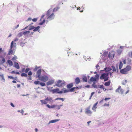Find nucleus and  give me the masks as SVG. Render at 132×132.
<instances>
[{
    "mask_svg": "<svg viewBox=\"0 0 132 132\" xmlns=\"http://www.w3.org/2000/svg\"><path fill=\"white\" fill-rule=\"evenodd\" d=\"M39 67H37V66H36L35 68L34 69V71H36L37 70V69H38L39 68Z\"/></svg>",
    "mask_w": 132,
    "mask_h": 132,
    "instance_id": "obj_40",
    "label": "nucleus"
},
{
    "mask_svg": "<svg viewBox=\"0 0 132 132\" xmlns=\"http://www.w3.org/2000/svg\"><path fill=\"white\" fill-rule=\"evenodd\" d=\"M131 69V67L130 66L128 65L123 69H121L120 70V72L122 74H127L128 73V72L130 71Z\"/></svg>",
    "mask_w": 132,
    "mask_h": 132,
    "instance_id": "obj_2",
    "label": "nucleus"
},
{
    "mask_svg": "<svg viewBox=\"0 0 132 132\" xmlns=\"http://www.w3.org/2000/svg\"><path fill=\"white\" fill-rule=\"evenodd\" d=\"M81 87H82V86H79V87H75L74 88H75V89L76 90V89H81Z\"/></svg>",
    "mask_w": 132,
    "mask_h": 132,
    "instance_id": "obj_35",
    "label": "nucleus"
},
{
    "mask_svg": "<svg viewBox=\"0 0 132 132\" xmlns=\"http://www.w3.org/2000/svg\"><path fill=\"white\" fill-rule=\"evenodd\" d=\"M65 82L64 80H59L55 82V85L58 87H61L64 86L65 85Z\"/></svg>",
    "mask_w": 132,
    "mask_h": 132,
    "instance_id": "obj_4",
    "label": "nucleus"
},
{
    "mask_svg": "<svg viewBox=\"0 0 132 132\" xmlns=\"http://www.w3.org/2000/svg\"><path fill=\"white\" fill-rule=\"evenodd\" d=\"M7 62L10 66H12V65L13 63L12 61L11 60H7Z\"/></svg>",
    "mask_w": 132,
    "mask_h": 132,
    "instance_id": "obj_20",
    "label": "nucleus"
},
{
    "mask_svg": "<svg viewBox=\"0 0 132 132\" xmlns=\"http://www.w3.org/2000/svg\"><path fill=\"white\" fill-rule=\"evenodd\" d=\"M108 75V73H103L101 74L100 78L101 80L104 79L105 81H107L109 78Z\"/></svg>",
    "mask_w": 132,
    "mask_h": 132,
    "instance_id": "obj_5",
    "label": "nucleus"
},
{
    "mask_svg": "<svg viewBox=\"0 0 132 132\" xmlns=\"http://www.w3.org/2000/svg\"><path fill=\"white\" fill-rule=\"evenodd\" d=\"M75 89L74 87H73L71 88L69 90L71 92H73L74 91H76L75 90Z\"/></svg>",
    "mask_w": 132,
    "mask_h": 132,
    "instance_id": "obj_37",
    "label": "nucleus"
},
{
    "mask_svg": "<svg viewBox=\"0 0 132 132\" xmlns=\"http://www.w3.org/2000/svg\"><path fill=\"white\" fill-rule=\"evenodd\" d=\"M39 84L42 86H44L45 85V84L44 82H40Z\"/></svg>",
    "mask_w": 132,
    "mask_h": 132,
    "instance_id": "obj_41",
    "label": "nucleus"
},
{
    "mask_svg": "<svg viewBox=\"0 0 132 132\" xmlns=\"http://www.w3.org/2000/svg\"><path fill=\"white\" fill-rule=\"evenodd\" d=\"M82 80L84 81L87 82V77L85 76H84L83 77Z\"/></svg>",
    "mask_w": 132,
    "mask_h": 132,
    "instance_id": "obj_23",
    "label": "nucleus"
},
{
    "mask_svg": "<svg viewBox=\"0 0 132 132\" xmlns=\"http://www.w3.org/2000/svg\"><path fill=\"white\" fill-rule=\"evenodd\" d=\"M47 98H48L47 99V101H50L51 102L53 101L52 98L51 97H47Z\"/></svg>",
    "mask_w": 132,
    "mask_h": 132,
    "instance_id": "obj_34",
    "label": "nucleus"
},
{
    "mask_svg": "<svg viewBox=\"0 0 132 132\" xmlns=\"http://www.w3.org/2000/svg\"><path fill=\"white\" fill-rule=\"evenodd\" d=\"M48 98L45 99L44 100H40V101L41 102L42 104H46L48 102L47 99Z\"/></svg>",
    "mask_w": 132,
    "mask_h": 132,
    "instance_id": "obj_13",
    "label": "nucleus"
},
{
    "mask_svg": "<svg viewBox=\"0 0 132 132\" xmlns=\"http://www.w3.org/2000/svg\"><path fill=\"white\" fill-rule=\"evenodd\" d=\"M98 103V102H97L95 103L93 105V107L92 108V109L94 111H96V109L97 108V105Z\"/></svg>",
    "mask_w": 132,
    "mask_h": 132,
    "instance_id": "obj_11",
    "label": "nucleus"
},
{
    "mask_svg": "<svg viewBox=\"0 0 132 132\" xmlns=\"http://www.w3.org/2000/svg\"><path fill=\"white\" fill-rule=\"evenodd\" d=\"M17 59V57L16 56L14 55V57H13L12 59V60H16Z\"/></svg>",
    "mask_w": 132,
    "mask_h": 132,
    "instance_id": "obj_42",
    "label": "nucleus"
},
{
    "mask_svg": "<svg viewBox=\"0 0 132 132\" xmlns=\"http://www.w3.org/2000/svg\"><path fill=\"white\" fill-rule=\"evenodd\" d=\"M95 78L96 79H98L99 77V75L97 74L95 75Z\"/></svg>",
    "mask_w": 132,
    "mask_h": 132,
    "instance_id": "obj_44",
    "label": "nucleus"
},
{
    "mask_svg": "<svg viewBox=\"0 0 132 132\" xmlns=\"http://www.w3.org/2000/svg\"><path fill=\"white\" fill-rule=\"evenodd\" d=\"M123 65V63L122 62L120 61V64L119 65V69H121Z\"/></svg>",
    "mask_w": 132,
    "mask_h": 132,
    "instance_id": "obj_22",
    "label": "nucleus"
},
{
    "mask_svg": "<svg viewBox=\"0 0 132 132\" xmlns=\"http://www.w3.org/2000/svg\"><path fill=\"white\" fill-rule=\"evenodd\" d=\"M59 7H57L54 8L53 10V12H55L57 11L59 9Z\"/></svg>",
    "mask_w": 132,
    "mask_h": 132,
    "instance_id": "obj_33",
    "label": "nucleus"
},
{
    "mask_svg": "<svg viewBox=\"0 0 132 132\" xmlns=\"http://www.w3.org/2000/svg\"><path fill=\"white\" fill-rule=\"evenodd\" d=\"M11 105L13 107H14V104L12 103H11Z\"/></svg>",
    "mask_w": 132,
    "mask_h": 132,
    "instance_id": "obj_60",
    "label": "nucleus"
},
{
    "mask_svg": "<svg viewBox=\"0 0 132 132\" xmlns=\"http://www.w3.org/2000/svg\"><path fill=\"white\" fill-rule=\"evenodd\" d=\"M39 81H35L34 82V84L35 85H37L39 84Z\"/></svg>",
    "mask_w": 132,
    "mask_h": 132,
    "instance_id": "obj_39",
    "label": "nucleus"
},
{
    "mask_svg": "<svg viewBox=\"0 0 132 132\" xmlns=\"http://www.w3.org/2000/svg\"><path fill=\"white\" fill-rule=\"evenodd\" d=\"M17 87L18 88H19L20 87V84H17Z\"/></svg>",
    "mask_w": 132,
    "mask_h": 132,
    "instance_id": "obj_62",
    "label": "nucleus"
},
{
    "mask_svg": "<svg viewBox=\"0 0 132 132\" xmlns=\"http://www.w3.org/2000/svg\"><path fill=\"white\" fill-rule=\"evenodd\" d=\"M63 90L64 93L68 92H70V90H69L66 89L64 88H63Z\"/></svg>",
    "mask_w": 132,
    "mask_h": 132,
    "instance_id": "obj_25",
    "label": "nucleus"
},
{
    "mask_svg": "<svg viewBox=\"0 0 132 132\" xmlns=\"http://www.w3.org/2000/svg\"><path fill=\"white\" fill-rule=\"evenodd\" d=\"M95 93V92H93L91 93V97H92V96Z\"/></svg>",
    "mask_w": 132,
    "mask_h": 132,
    "instance_id": "obj_59",
    "label": "nucleus"
},
{
    "mask_svg": "<svg viewBox=\"0 0 132 132\" xmlns=\"http://www.w3.org/2000/svg\"><path fill=\"white\" fill-rule=\"evenodd\" d=\"M15 74H18V75H19L20 74L19 73V72H15Z\"/></svg>",
    "mask_w": 132,
    "mask_h": 132,
    "instance_id": "obj_64",
    "label": "nucleus"
},
{
    "mask_svg": "<svg viewBox=\"0 0 132 132\" xmlns=\"http://www.w3.org/2000/svg\"><path fill=\"white\" fill-rule=\"evenodd\" d=\"M28 75L29 76H31L32 75V72L31 71H29L28 73Z\"/></svg>",
    "mask_w": 132,
    "mask_h": 132,
    "instance_id": "obj_49",
    "label": "nucleus"
},
{
    "mask_svg": "<svg viewBox=\"0 0 132 132\" xmlns=\"http://www.w3.org/2000/svg\"><path fill=\"white\" fill-rule=\"evenodd\" d=\"M73 84L70 83L67 85V87L68 88H70L73 86Z\"/></svg>",
    "mask_w": 132,
    "mask_h": 132,
    "instance_id": "obj_18",
    "label": "nucleus"
},
{
    "mask_svg": "<svg viewBox=\"0 0 132 132\" xmlns=\"http://www.w3.org/2000/svg\"><path fill=\"white\" fill-rule=\"evenodd\" d=\"M60 120L59 119H55V120H53L50 121L49 123H53L54 122H55Z\"/></svg>",
    "mask_w": 132,
    "mask_h": 132,
    "instance_id": "obj_17",
    "label": "nucleus"
},
{
    "mask_svg": "<svg viewBox=\"0 0 132 132\" xmlns=\"http://www.w3.org/2000/svg\"><path fill=\"white\" fill-rule=\"evenodd\" d=\"M127 63L128 64H130L131 62V60L129 58H128L127 59Z\"/></svg>",
    "mask_w": 132,
    "mask_h": 132,
    "instance_id": "obj_38",
    "label": "nucleus"
},
{
    "mask_svg": "<svg viewBox=\"0 0 132 132\" xmlns=\"http://www.w3.org/2000/svg\"><path fill=\"white\" fill-rule=\"evenodd\" d=\"M62 106H63V104H61L60 105H58L57 106V108L58 109H60L61 107Z\"/></svg>",
    "mask_w": 132,
    "mask_h": 132,
    "instance_id": "obj_45",
    "label": "nucleus"
},
{
    "mask_svg": "<svg viewBox=\"0 0 132 132\" xmlns=\"http://www.w3.org/2000/svg\"><path fill=\"white\" fill-rule=\"evenodd\" d=\"M116 92H118L121 94H123V90L121 88V86H119L118 88L116 90Z\"/></svg>",
    "mask_w": 132,
    "mask_h": 132,
    "instance_id": "obj_9",
    "label": "nucleus"
},
{
    "mask_svg": "<svg viewBox=\"0 0 132 132\" xmlns=\"http://www.w3.org/2000/svg\"><path fill=\"white\" fill-rule=\"evenodd\" d=\"M96 79L95 78H94L93 77H92L90 79V81H96Z\"/></svg>",
    "mask_w": 132,
    "mask_h": 132,
    "instance_id": "obj_26",
    "label": "nucleus"
},
{
    "mask_svg": "<svg viewBox=\"0 0 132 132\" xmlns=\"http://www.w3.org/2000/svg\"><path fill=\"white\" fill-rule=\"evenodd\" d=\"M46 15L48 16L47 19L49 20H52L54 18V14L52 12V11L51 10H49L47 11Z\"/></svg>",
    "mask_w": 132,
    "mask_h": 132,
    "instance_id": "obj_3",
    "label": "nucleus"
},
{
    "mask_svg": "<svg viewBox=\"0 0 132 132\" xmlns=\"http://www.w3.org/2000/svg\"><path fill=\"white\" fill-rule=\"evenodd\" d=\"M110 99V98H105L104 99V100L105 101H106L107 100H109Z\"/></svg>",
    "mask_w": 132,
    "mask_h": 132,
    "instance_id": "obj_52",
    "label": "nucleus"
},
{
    "mask_svg": "<svg viewBox=\"0 0 132 132\" xmlns=\"http://www.w3.org/2000/svg\"><path fill=\"white\" fill-rule=\"evenodd\" d=\"M8 77L10 79H14V78L12 76H8Z\"/></svg>",
    "mask_w": 132,
    "mask_h": 132,
    "instance_id": "obj_50",
    "label": "nucleus"
},
{
    "mask_svg": "<svg viewBox=\"0 0 132 132\" xmlns=\"http://www.w3.org/2000/svg\"><path fill=\"white\" fill-rule=\"evenodd\" d=\"M115 55V52L113 51H111L109 52L108 56L110 59L113 58Z\"/></svg>",
    "mask_w": 132,
    "mask_h": 132,
    "instance_id": "obj_8",
    "label": "nucleus"
},
{
    "mask_svg": "<svg viewBox=\"0 0 132 132\" xmlns=\"http://www.w3.org/2000/svg\"><path fill=\"white\" fill-rule=\"evenodd\" d=\"M123 62L124 64H126V60H123Z\"/></svg>",
    "mask_w": 132,
    "mask_h": 132,
    "instance_id": "obj_57",
    "label": "nucleus"
},
{
    "mask_svg": "<svg viewBox=\"0 0 132 132\" xmlns=\"http://www.w3.org/2000/svg\"><path fill=\"white\" fill-rule=\"evenodd\" d=\"M104 85L106 86H109L110 85V81L106 82L105 83Z\"/></svg>",
    "mask_w": 132,
    "mask_h": 132,
    "instance_id": "obj_27",
    "label": "nucleus"
},
{
    "mask_svg": "<svg viewBox=\"0 0 132 132\" xmlns=\"http://www.w3.org/2000/svg\"><path fill=\"white\" fill-rule=\"evenodd\" d=\"M44 15H43L42 16L41 18L40 19V21H42V20L43 19V18H44Z\"/></svg>",
    "mask_w": 132,
    "mask_h": 132,
    "instance_id": "obj_56",
    "label": "nucleus"
},
{
    "mask_svg": "<svg viewBox=\"0 0 132 132\" xmlns=\"http://www.w3.org/2000/svg\"><path fill=\"white\" fill-rule=\"evenodd\" d=\"M129 56L130 57L132 58V51L130 53H128Z\"/></svg>",
    "mask_w": 132,
    "mask_h": 132,
    "instance_id": "obj_43",
    "label": "nucleus"
},
{
    "mask_svg": "<svg viewBox=\"0 0 132 132\" xmlns=\"http://www.w3.org/2000/svg\"><path fill=\"white\" fill-rule=\"evenodd\" d=\"M75 83L77 84H78L80 82V80L78 77H77L75 80Z\"/></svg>",
    "mask_w": 132,
    "mask_h": 132,
    "instance_id": "obj_14",
    "label": "nucleus"
},
{
    "mask_svg": "<svg viewBox=\"0 0 132 132\" xmlns=\"http://www.w3.org/2000/svg\"><path fill=\"white\" fill-rule=\"evenodd\" d=\"M35 28V27L34 26H30L29 27V29L31 30L32 29H34Z\"/></svg>",
    "mask_w": 132,
    "mask_h": 132,
    "instance_id": "obj_30",
    "label": "nucleus"
},
{
    "mask_svg": "<svg viewBox=\"0 0 132 132\" xmlns=\"http://www.w3.org/2000/svg\"><path fill=\"white\" fill-rule=\"evenodd\" d=\"M1 63L2 64L4 63L5 62V59L3 58L2 60L1 61Z\"/></svg>",
    "mask_w": 132,
    "mask_h": 132,
    "instance_id": "obj_36",
    "label": "nucleus"
},
{
    "mask_svg": "<svg viewBox=\"0 0 132 132\" xmlns=\"http://www.w3.org/2000/svg\"><path fill=\"white\" fill-rule=\"evenodd\" d=\"M109 104L108 103V104H107V103H105L104 104V106H109Z\"/></svg>",
    "mask_w": 132,
    "mask_h": 132,
    "instance_id": "obj_53",
    "label": "nucleus"
},
{
    "mask_svg": "<svg viewBox=\"0 0 132 132\" xmlns=\"http://www.w3.org/2000/svg\"><path fill=\"white\" fill-rule=\"evenodd\" d=\"M37 20V18H34V19H32V21H34V22H36Z\"/></svg>",
    "mask_w": 132,
    "mask_h": 132,
    "instance_id": "obj_47",
    "label": "nucleus"
},
{
    "mask_svg": "<svg viewBox=\"0 0 132 132\" xmlns=\"http://www.w3.org/2000/svg\"><path fill=\"white\" fill-rule=\"evenodd\" d=\"M18 39L17 38H15V39H14V42H16V41H17L18 40Z\"/></svg>",
    "mask_w": 132,
    "mask_h": 132,
    "instance_id": "obj_58",
    "label": "nucleus"
},
{
    "mask_svg": "<svg viewBox=\"0 0 132 132\" xmlns=\"http://www.w3.org/2000/svg\"><path fill=\"white\" fill-rule=\"evenodd\" d=\"M51 91L53 93H58L61 94L63 93V92L62 91H60L59 89L58 88L54 89L51 90Z\"/></svg>",
    "mask_w": 132,
    "mask_h": 132,
    "instance_id": "obj_7",
    "label": "nucleus"
},
{
    "mask_svg": "<svg viewBox=\"0 0 132 132\" xmlns=\"http://www.w3.org/2000/svg\"><path fill=\"white\" fill-rule=\"evenodd\" d=\"M47 106L49 108H50V106L49 104H47Z\"/></svg>",
    "mask_w": 132,
    "mask_h": 132,
    "instance_id": "obj_63",
    "label": "nucleus"
},
{
    "mask_svg": "<svg viewBox=\"0 0 132 132\" xmlns=\"http://www.w3.org/2000/svg\"><path fill=\"white\" fill-rule=\"evenodd\" d=\"M21 77H27L28 76L27 74L24 73H23L21 74Z\"/></svg>",
    "mask_w": 132,
    "mask_h": 132,
    "instance_id": "obj_28",
    "label": "nucleus"
},
{
    "mask_svg": "<svg viewBox=\"0 0 132 132\" xmlns=\"http://www.w3.org/2000/svg\"><path fill=\"white\" fill-rule=\"evenodd\" d=\"M30 70V69L29 68H27L26 69L23 68L21 70V72H25V73H27Z\"/></svg>",
    "mask_w": 132,
    "mask_h": 132,
    "instance_id": "obj_10",
    "label": "nucleus"
},
{
    "mask_svg": "<svg viewBox=\"0 0 132 132\" xmlns=\"http://www.w3.org/2000/svg\"><path fill=\"white\" fill-rule=\"evenodd\" d=\"M14 67L17 69H19L20 68V67L19 64L18 63L16 62H15L14 63Z\"/></svg>",
    "mask_w": 132,
    "mask_h": 132,
    "instance_id": "obj_16",
    "label": "nucleus"
},
{
    "mask_svg": "<svg viewBox=\"0 0 132 132\" xmlns=\"http://www.w3.org/2000/svg\"><path fill=\"white\" fill-rule=\"evenodd\" d=\"M39 28L40 27L39 26H38L36 27H35V28L34 29L33 31L35 32L38 31Z\"/></svg>",
    "mask_w": 132,
    "mask_h": 132,
    "instance_id": "obj_24",
    "label": "nucleus"
},
{
    "mask_svg": "<svg viewBox=\"0 0 132 132\" xmlns=\"http://www.w3.org/2000/svg\"><path fill=\"white\" fill-rule=\"evenodd\" d=\"M45 22V19H43L42 21L40 22L39 23V25H42Z\"/></svg>",
    "mask_w": 132,
    "mask_h": 132,
    "instance_id": "obj_31",
    "label": "nucleus"
},
{
    "mask_svg": "<svg viewBox=\"0 0 132 132\" xmlns=\"http://www.w3.org/2000/svg\"><path fill=\"white\" fill-rule=\"evenodd\" d=\"M15 72L14 71H12L11 72V73L12 74H15Z\"/></svg>",
    "mask_w": 132,
    "mask_h": 132,
    "instance_id": "obj_61",
    "label": "nucleus"
},
{
    "mask_svg": "<svg viewBox=\"0 0 132 132\" xmlns=\"http://www.w3.org/2000/svg\"><path fill=\"white\" fill-rule=\"evenodd\" d=\"M108 73V74H109V75H110V77L111 78L112 77V73L111 72H109V73Z\"/></svg>",
    "mask_w": 132,
    "mask_h": 132,
    "instance_id": "obj_54",
    "label": "nucleus"
},
{
    "mask_svg": "<svg viewBox=\"0 0 132 132\" xmlns=\"http://www.w3.org/2000/svg\"><path fill=\"white\" fill-rule=\"evenodd\" d=\"M106 72H109L112 70V68L110 67H106L104 69Z\"/></svg>",
    "mask_w": 132,
    "mask_h": 132,
    "instance_id": "obj_19",
    "label": "nucleus"
},
{
    "mask_svg": "<svg viewBox=\"0 0 132 132\" xmlns=\"http://www.w3.org/2000/svg\"><path fill=\"white\" fill-rule=\"evenodd\" d=\"M30 32V31H27L24 32L23 34L24 35H26L27 34H29Z\"/></svg>",
    "mask_w": 132,
    "mask_h": 132,
    "instance_id": "obj_32",
    "label": "nucleus"
},
{
    "mask_svg": "<svg viewBox=\"0 0 132 132\" xmlns=\"http://www.w3.org/2000/svg\"><path fill=\"white\" fill-rule=\"evenodd\" d=\"M16 43H14V41H12L11 43L10 48H12L14 47H16Z\"/></svg>",
    "mask_w": 132,
    "mask_h": 132,
    "instance_id": "obj_15",
    "label": "nucleus"
},
{
    "mask_svg": "<svg viewBox=\"0 0 132 132\" xmlns=\"http://www.w3.org/2000/svg\"><path fill=\"white\" fill-rule=\"evenodd\" d=\"M41 71V69H39L37 71L36 73V78H38L41 81L45 82L48 80V77L47 76L45 75L40 76Z\"/></svg>",
    "mask_w": 132,
    "mask_h": 132,
    "instance_id": "obj_1",
    "label": "nucleus"
},
{
    "mask_svg": "<svg viewBox=\"0 0 132 132\" xmlns=\"http://www.w3.org/2000/svg\"><path fill=\"white\" fill-rule=\"evenodd\" d=\"M111 67L112 69V72H116V69L115 67L114 66H111Z\"/></svg>",
    "mask_w": 132,
    "mask_h": 132,
    "instance_id": "obj_29",
    "label": "nucleus"
},
{
    "mask_svg": "<svg viewBox=\"0 0 132 132\" xmlns=\"http://www.w3.org/2000/svg\"><path fill=\"white\" fill-rule=\"evenodd\" d=\"M56 106H57L56 105H53L50 106V108H55V107Z\"/></svg>",
    "mask_w": 132,
    "mask_h": 132,
    "instance_id": "obj_46",
    "label": "nucleus"
},
{
    "mask_svg": "<svg viewBox=\"0 0 132 132\" xmlns=\"http://www.w3.org/2000/svg\"><path fill=\"white\" fill-rule=\"evenodd\" d=\"M100 88H101L103 89L104 90V86L103 85H100Z\"/></svg>",
    "mask_w": 132,
    "mask_h": 132,
    "instance_id": "obj_48",
    "label": "nucleus"
},
{
    "mask_svg": "<svg viewBox=\"0 0 132 132\" xmlns=\"http://www.w3.org/2000/svg\"><path fill=\"white\" fill-rule=\"evenodd\" d=\"M90 106H89L86 109L85 113L87 114L88 115H90L92 113V111L90 109Z\"/></svg>",
    "mask_w": 132,
    "mask_h": 132,
    "instance_id": "obj_6",
    "label": "nucleus"
},
{
    "mask_svg": "<svg viewBox=\"0 0 132 132\" xmlns=\"http://www.w3.org/2000/svg\"><path fill=\"white\" fill-rule=\"evenodd\" d=\"M54 80H51L47 82V85H50L54 84Z\"/></svg>",
    "mask_w": 132,
    "mask_h": 132,
    "instance_id": "obj_12",
    "label": "nucleus"
},
{
    "mask_svg": "<svg viewBox=\"0 0 132 132\" xmlns=\"http://www.w3.org/2000/svg\"><path fill=\"white\" fill-rule=\"evenodd\" d=\"M12 49V48H10L8 53L9 55H10L13 53V50Z\"/></svg>",
    "mask_w": 132,
    "mask_h": 132,
    "instance_id": "obj_21",
    "label": "nucleus"
},
{
    "mask_svg": "<svg viewBox=\"0 0 132 132\" xmlns=\"http://www.w3.org/2000/svg\"><path fill=\"white\" fill-rule=\"evenodd\" d=\"M80 8L79 7L78 8H77V10H79V11H80V12H83V10H80Z\"/></svg>",
    "mask_w": 132,
    "mask_h": 132,
    "instance_id": "obj_51",
    "label": "nucleus"
},
{
    "mask_svg": "<svg viewBox=\"0 0 132 132\" xmlns=\"http://www.w3.org/2000/svg\"><path fill=\"white\" fill-rule=\"evenodd\" d=\"M29 78H28V80H32V77L31 76H29Z\"/></svg>",
    "mask_w": 132,
    "mask_h": 132,
    "instance_id": "obj_55",
    "label": "nucleus"
}]
</instances>
